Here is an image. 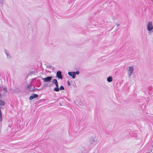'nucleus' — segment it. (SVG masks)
Segmentation results:
<instances>
[{
  "label": "nucleus",
  "instance_id": "10",
  "mask_svg": "<svg viewBox=\"0 0 153 153\" xmlns=\"http://www.w3.org/2000/svg\"><path fill=\"white\" fill-rule=\"evenodd\" d=\"M5 105L4 102L1 100H0V105L4 106Z\"/></svg>",
  "mask_w": 153,
  "mask_h": 153
},
{
  "label": "nucleus",
  "instance_id": "12",
  "mask_svg": "<svg viewBox=\"0 0 153 153\" xmlns=\"http://www.w3.org/2000/svg\"><path fill=\"white\" fill-rule=\"evenodd\" d=\"M31 85H29L28 86H27V88H28L30 90V91H32L33 90H31Z\"/></svg>",
  "mask_w": 153,
  "mask_h": 153
},
{
  "label": "nucleus",
  "instance_id": "18",
  "mask_svg": "<svg viewBox=\"0 0 153 153\" xmlns=\"http://www.w3.org/2000/svg\"><path fill=\"white\" fill-rule=\"evenodd\" d=\"M116 25H117V27H118V26H120V24H117V23L116 24Z\"/></svg>",
  "mask_w": 153,
  "mask_h": 153
},
{
  "label": "nucleus",
  "instance_id": "16",
  "mask_svg": "<svg viewBox=\"0 0 153 153\" xmlns=\"http://www.w3.org/2000/svg\"><path fill=\"white\" fill-rule=\"evenodd\" d=\"M5 53L7 55V57L8 58H9L10 57V55H8L5 52Z\"/></svg>",
  "mask_w": 153,
  "mask_h": 153
},
{
  "label": "nucleus",
  "instance_id": "8",
  "mask_svg": "<svg viewBox=\"0 0 153 153\" xmlns=\"http://www.w3.org/2000/svg\"><path fill=\"white\" fill-rule=\"evenodd\" d=\"M94 138H92L91 139L90 141V146H91L92 144H94Z\"/></svg>",
  "mask_w": 153,
  "mask_h": 153
},
{
  "label": "nucleus",
  "instance_id": "6",
  "mask_svg": "<svg viewBox=\"0 0 153 153\" xmlns=\"http://www.w3.org/2000/svg\"><path fill=\"white\" fill-rule=\"evenodd\" d=\"M38 97V95L37 94H33L30 96L29 98V99L30 100H32L35 98H37Z\"/></svg>",
  "mask_w": 153,
  "mask_h": 153
},
{
  "label": "nucleus",
  "instance_id": "15",
  "mask_svg": "<svg viewBox=\"0 0 153 153\" xmlns=\"http://www.w3.org/2000/svg\"><path fill=\"white\" fill-rule=\"evenodd\" d=\"M3 90L4 91H6V92H7V88L6 87H4L3 88Z\"/></svg>",
  "mask_w": 153,
  "mask_h": 153
},
{
  "label": "nucleus",
  "instance_id": "3",
  "mask_svg": "<svg viewBox=\"0 0 153 153\" xmlns=\"http://www.w3.org/2000/svg\"><path fill=\"white\" fill-rule=\"evenodd\" d=\"M134 71L133 68H129L128 71V74L129 77L130 78L132 74Z\"/></svg>",
  "mask_w": 153,
  "mask_h": 153
},
{
  "label": "nucleus",
  "instance_id": "14",
  "mask_svg": "<svg viewBox=\"0 0 153 153\" xmlns=\"http://www.w3.org/2000/svg\"><path fill=\"white\" fill-rule=\"evenodd\" d=\"M59 90H63L64 89V87L62 86H61L60 87V88H59Z\"/></svg>",
  "mask_w": 153,
  "mask_h": 153
},
{
  "label": "nucleus",
  "instance_id": "17",
  "mask_svg": "<svg viewBox=\"0 0 153 153\" xmlns=\"http://www.w3.org/2000/svg\"><path fill=\"white\" fill-rule=\"evenodd\" d=\"M67 83H68V85L69 86H70L71 85L70 83V82L69 81H68Z\"/></svg>",
  "mask_w": 153,
  "mask_h": 153
},
{
  "label": "nucleus",
  "instance_id": "5",
  "mask_svg": "<svg viewBox=\"0 0 153 153\" xmlns=\"http://www.w3.org/2000/svg\"><path fill=\"white\" fill-rule=\"evenodd\" d=\"M56 76L59 79H62L63 78L62 73L60 71H58L56 73Z\"/></svg>",
  "mask_w": 153,
  "mask_h": 153
},
{
  "label": "nucleus",
  "instance_id": "11",
  "mask_svg": "<svg viewBox=\"0 0 153 153\" xmlns=\"http://www.w3.org/2000/svg\"><path fill=\"white\" fill-rule=\"evenodd\" d=\"M52 82H53V83L54 84H57V83H58L57 80L56 79H53L52 81Z\"/></svg>",
  "mask_w": 153,
  "mask_h": 153
},
{
  "label": "nucleus",
  "instance_id": "2",
  "mask_svg": "<svg viewBox=\"0 0 153 153\" xmlns=\"http://www.w3.org/2000/svg\"><path fill=\"white\" fill-rule=\"evenodd\" d=\"M79 73V71H77L76 72H69L68 74L70 76H72L73 78L74 79L76 75H78Z\"/></svg>",
  "mask_w": 153,
  "mask_h": 153
},
{
  "label": "nucleus",
  "instance_id": "7",
  "mask_svg": "<svg viewBox=\"0 0 153 153\" xmlns=\"http://www.w3.org/2000/svg\"><path fill=\"white\" fill-rule=\"evenodd\" d=\"M56 85V87L53 89L54 91H58L59 90V86L58 83L55 84Z\"/></svg>",
  "mask_w": 153,
  "mask_h": 153
},
{
  "label": "nucleus",
  "instance_id": "19",
  "mask_svg": "<svg viewBox=\"0 0 153 153\" xmlns=\"http://www.w3.org/2000/svg\"><path fill=\"white\" fill-rule=\"evenodd\" d=\"M1 97V94H0V97Z\"/></svg>",
  "mask_w": 153,
  "mask_h": 153
},
{
  "label": "nucleus",
  "instance_id": "20",
  "mask_svg": "<svg viewBox=\"0 0 153 153\" xmlns=\"http://www.w3.org/2000/svg\"><path fill=\"white\" fill-rule=\"evenodd\" d=\"M49 67H51V66H49Z\"/></svg>",
  "mask_w": 153,
  "mask_h": 153
},
{
  "label": "nucleus",
  "instance_id": "9",
  "mask_svg": "<svg viewBox=\"0 0 153 153\" xmlns=\"http://www.w3.org/2000/svg\"><path fill=\"white\" fill-rule=\"evenodd\" d=\"M112 80V78L111 76H109L107 78V80L109 82H111Z\"/></svg>",
  "mask_w": 153,
  "mask_h": 153
},
{
  "label": "nucleus",
  "instance_id": "4",
  "mask_svg": "<svg viewBox=\"0 0 153 153\" xmlns=\"http://www.w3.org/2000/svg\"><path fill=\"white\" fill-rule=\"evenodd\" d=\"M52 77L51 76H49L46 78H42V80H43L45 82H47L51 81L52 79Z\"/></svg>",
  "mask_w": 153,
  "mask_h": 153
},
{
  "label": "nucleus",
  "instance_id": "13",
  "mask_svg": "<svg viewBox=\"0 0 153 153\" xmlns=\"http://www.w3.org/2000/svg\"><path fill=\"white\" fill-rule=\"evenodd\" d=\"M3 0H0V6H2L3 5Z\"/></svg>",
  "mask_w": 153,
  "mask_h": 153
},
{
  "label": "nucleus",
  "instance_id": "1",
  "mask_svg": "<svg viewBox=\"0 0 153 153\" xmlns=\"http://www.w3.org/2000/svg\"><path fill=\"white\" fill-rule=\"evenodd\" d=\"M146 27L147 30L149 32H153V24L152 21H150L148 22Z\"/></svg>",
  "mask_w": 153,
  "mask_h": 153
}]
</instances>
